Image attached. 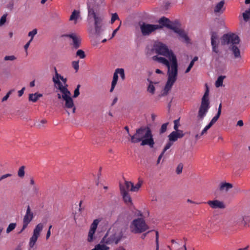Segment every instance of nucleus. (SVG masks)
I'll use <instances>...</instances> for the list:
<instances>
[{
  "label": "nucleus",
  "mask_w": 250,
  "mask_h": 250,
  "mask_svg": "<svg viewBox=\"0 0 250 250\" xmlns=\"http://www.w3.org/2000/svg\"><path fill=\"white\" fill-rule=\"evenodd\" d=\"M88 20L93 21L95 34L99 36L104 30V17L98 12L99 5L96 0H88L87 2Z\"/></svg>",
  "instance_id": "f257e3e1"
},
{
  "label": "nucleus",
  "mask_w": 250,
  "mask_h": 250,
  "mask_svg": "<svg viewBox=\"0 0 250 250\" xmlns=\"http://www.w3.org/2000/svg\"><path fill=\"white\" fill-rule=\"evenodd\" d=\"M130 141L134 144L141 141V146L148 145L150 148H153L155 144L150 128L144 126L136 129V133L130 136Z\"/></svg>",
  "instance_id": "f03ea898"
},
{
  "label": "nucleus",
  "mask_w": 250,
  "mask_h": 250,
  "mask_svg": "<svg viewBox=\"0 0 250 250\" xmlns=\"http://www.w3.org/2000/svg\"><path fill=\"white\" fill-rule=\"evenodd\" d=\"M240 40L238 36L234 33L225 34L221 38L222 45L231 44L229 47V50L232 52L233 58L241 59L240 49L236 45L239 43Z\"/></svg>",
  "instance_id": "7ed1b4c3"
},
{
  "label": "nucleus",
  "mask_w": 250,
  "mask_h": 250,
  "mask_svg": "<svg viewBox=\"0 0 250 250\" xmlns=\"http://www.w3.org/2000/svg\"><path fill=\"white\" fill-rule=\"evenodd\" d=\"M67 87V84H65L64 86L59 85V87H57V89H59L62 93V94L59 93L57 94V98L59 100L62 99L63 101H64L65 103L63 106L64 108H72V113H75L76 112V108L74 105L73 100L71 97V92L68 89Z\"/></svg>",
  "instance_id": "20e7f679"
},
{
  "label": "nucleus",
  "mask_w": 250,
  "mask_h": 250,
  "mask_svg": "<svg viewBox=\"0 0 250 250\" xmlns=\"http://www.w3.org/2000/svg\"><path fill=\"white\" fill-rule=\"evenodd\" d=\"M130 229L132 233L137 234L145 232L149 229V227L143 218H138L131 223Z\"/></svg>",
  "instance_id": "39448f33"
},
{
  "label": "nucleus",
  "mask_w": 250,
  "mask_h": 250,
  "mask_svg": "<svg viewBox=\"0 0 250 250\" xmlns=\"http://www.w3.org/2000/svg\"><path fill=\"white\" fill-rule=\"evenodd\" d=\"M154 47L156 53L167 57L171 62H172L173 59L175 58L177 60L176 57L172 51L169 50L166 44L162 42H159Z\"/></svg>",
  "instance_id": "423d86ee"
},
{
  "label": "nucleus",
  "mask_w": 250,
  "mask_h": 250,
  "mask_svg": "<svg viewBox=\"0 0 250 250\" xmlns=\"http://www.w3.org/2000/svg\"><path fill=\"white\" fill-rule=\"evenodd\" d=\"M178 75V62L175 58L173 59L171 63V68L167 69V81L168 83H174Z\"/></svg>",
  "instance_id": "0eeeda50"
},
{
  "label": "nucleus",
  "mask_w": 250,
  "mask_h": 250,
  "mask_svg": "<svg viewBox=\"0 0 250 250\" xmlns=\"http://www.w3.org/2000/svg\"><path fill=\"white\" fill-rule=\"evenodd\" d=\"M108 231L106 233L105 235L101 240L100 243H105V244H110L115 243V244H118L119 241L123 237V233L122 231H120L119 234L117 235L116 233H114L108 237Z\"/></svg>",
  "instance_id": "6e6552de"
},
{
  "label": "nucleus",
  "mask_w": 250,
  "mask_h": 250,
  "mask_svg": "<svg viewBox=\"0 0 250 250\" xmlns=\"http://www.w3.org/2000/svg\"><path fill=\"white\" fill-rule=\"evenodd\" d=\"M43 227V225L42 223H39L36 226L33 231V234L30 239L28 250H35V249H34V247L40 235V232L42 230Z\"/></svg>",
  "instance_id": "1a4fd4ad"
},
{
  "label": "nucleus",
  "mask_w": 250,
  "mask_h": 250,
  "mask_svg": "<svg viewBox=\"0 0 250 250\" xmlns=\"http://www.w3.org/2000/svg\"><path fill=\"white\" fill-rule=\"evenodd\" d=\"M140 30L143 36H148L157 29L155 24H150L142 22L140 23Z\"/></svg>",
  "instance_id": "9d476101"
},
{
  "label": "nucleus",
  "mask_w": 250,
  "mask_h": 250,
  "mask_svg": "<svg viewBox=\"0 0 250 250\" xmlns=\"http://www.w3.org/2000/svg\"><path fill=\"white\" fill-rule=\"evenodd\" d=\"M62 37H66L71 38L72 40L71 45L73 48L77 49L81 46L82 39L80 36L77 34L75 33L63 34Z\"/></svg>",
  "instance_id": "9b49d317"
},
{
  "label": "nucleus",
  "mask_w": 250,
  "mask_h": 250,
  "mask_svg": "<svg viewBox=\"0 0 250 250\" xmlns=\"http://www.w3.org/2000/svg\"><path fill=\"white\" fill-rule=\"evenodd\" d=\"M209 104L210 103L201 102L197 115V118L199 120H202L206 115L210 107Z\"/></svg>",
  "instance_id": "f8f14e48"
},
{
  "label": "nucleus",
  "mask_w": 250,
  "mask_h": 250,
  "mask_svg": "<svg viewBox=\"0 0 250 250\" xmlns=\"http://www.w3.org/2000/svg\"><path fill=\"white\" fill-rule=\"evenodd\" d=\"M190 132H184L182 130H177L171 132L168 136V140L174 142L178 139L182 138L186 134H190Z\"/></svg>",
  "instance_id": "ddd939ff"
},
{
  "label": "nucleus",
  "mask_w": 250,
  "mask_h": 250,
  "mask_svg": "<svg viewBox=\"0 0 250 250\" xmlns=\"http://www.w3.org/2000/svg\"><path fill=\"white\" fill-rule=\"evenodd\" d=\"M33 218V213L31 211L29 205L27 206L26 214L24 216L23 220V226L22 229L19 232L21 233L27 227L28 224L31 221Z\"/></svg>",
  "instance_id": "4468645a"
},
{
  "label": "nucleus",
  "mask_w": 250,
  "mask_h": 250,
  "mask_svg": "<svg viewBox=\"0 0 250 250\" xmlns=\"http://www.w3.org/2000/svg\"><path fill=\"white\" fill-rule=\"evenodd\" d=\"M100 220L98 219L94 220L93 222L90 225V229L88 232L87 241L91 242L94 240V234H95L97 228V226Z\"/></svg>",
  "instance_id": "2eb2a0df"
},
{
  "label": "nucleus",
  "mask_w": 250,
  "mask_h": 250,
  "mask_svg": "<svg viewBox=\"0 0 250 250\" xmlns=\"http://www.w3.org/2000/svg\"><path fill=\"white\" fill-rule=\"evenodd\" d=\"M159 25L155 24L157 29H161L164 27H166L169 29L172 24V21L168 18L165 17H161L158 21Z\"/></svg>",
  "instance_id": "dca6fc26"
},
{
  "label": "nucleus",
  "mask_w": 250,
  "mask_h": 250,
  "mask_svg": "<svg viewBox=\"0 0 250 250\" xmlns=\"http://www.w3.org/2000/svg\"><path fill=\"white\" fill-rule=\"evenodd\" d=\"M207 203L213 209H224L226 208L224 202L218 200H209Z\"/></svg>",
  "instance_id": "f3484780"
},
{
  "label": "nucleus",
  "mask_w": 250,
  "mask_h": 250,
  "mask_svg": "<svg viewBox=\"0 0 250 250\" xmlns=\"http://www.w3.org/2000/svg\"><path fill=\"white\" fill-rule=\"evenodd\" d=\"M120 192L122 195L123 196V198L124 202L126 204L130 203L132 204L131 198L129 194L127 191H126L125 189V187L124 185L120 184Z\"/></svg>",
  "instance_id": "a211bd4d"
},
{
  "label": "nucleus",
  "mask_w": 250,
  "mask_h": 250,
  "mask_svg": "<svg viewBox=\"0 0 250 250\" xmlns=\"http://www.w3.org/2000/svg\"><path fill=\"white\" fill-rule=\"evenodd\" d=\"M60 79L64 83V85L66 84L65 83L67 82L66 78H64L62 76L58 74V72H56V74L53 77L52 81L55 84H57L58 85V87H59V85L63 86L59 80Z\"/></svg>",
  "instance_id": "6ab92c4d"
},
{
  "label": "nucleus",
  "mask_w": 250,
  "mask_h": 250,
  "mask_svg": "<svg viewBox=\"0 0 250 250\" xmlns=\"http://www.w3.org/2000/svg\"><path fill=\"white\" fill-rule=\"evenodd\" d=\"M233 185L229 183L221 182L219 185V190L220 191L228 192L233 188Z\"/></svg>",
  "instance_id": "aec40b11"
},
{
  "label": "nucleus",
  "mask_w": 250,
  "mask_h": 250,
  "mask_svg": "<svg viewBox=\"0 0 250 250\" xmlns=\"http://www.w3.org/2000/svg\"><path fill=\"white\" fill-rule=\"evenodd\" d=\"M224 4L225 0H221L219 2L217 3L214 8V12L215 13H223L225 10V8L224 7Z\"/></svg>",
  "instance_id": "412c9836"
},
{
  "label": "nucleus",
  "mask_w": 250,
  "mask_h": 250,
  "mask_svg": "<svg viewBox=\"0 0 250 250\" xmlns=\"http://www.w3.org/2000/svg\"><path fill=\"white\" fill-rule=\"evenodd\" d=\"M153 60L157 61L165 65L167 67V69L171 67V65H170L169 62L165 58L154 56L153 57Z\"/></svg>",
  "instance_id": "4be33fe9"
},
{
  "label": "nucleus",
  "mask_w": 250,
  "mask_h": 250,
  "mask_svg": "<svg viewBox=\"0 0 250 250\" xmlns=\"http://www.w3.org/2000/svg\"><path fill=\"white\" fill-rule=\"evenodd\" d=\"M42 97V94L38 92H36L34 94L31 93L29 94L28 100L29 102L35 103L38 100L39 98Z\"/></svg>",
  "instance_id": "5701e85b"
},
{
  "label": "nucleus",
  "mask_w": 250,
  "mask_h": 250,
  "mask_svg": "<svg viewBox=\"0 0 250 250\" xmlns=\"http://www.w3.org/2000/svg\"><path fill=\"white\" fill-rule=\"evenodd\" d=\"M205 85H206V90H205V93H204L203 97L202 98L201 102L210 103L209 98H208L209 92V88L207 83Z\"/></svg>",
  "instance_id": "b1692460"
},
{
  "label": "nucleus",
  "mask_w": 250,
  "mask_h": 250,
  "mask_svg": "<svg viewBox=\"0 0 250 250\" xmlns=\"http://www.w3.org/2000/svg\"><path fill=\"white\" fill-rule=\"evenodd\" d=\"M80 12L79 11H77V10H74L72 12V14H71V16L70 17V18H69V21H75V23H76L77 20H78V19L80 17Z\"/></svg>",
  "instance_id": "393cba45"
},
{
  "label": "nucleus",
  "mask_w": 250,
  "mask_h": 250,
  "mask_svg": "<svg viewBox=\"0 0 250 250\" xmlns=\"http://www.w3.org/2000/svg\"><path fill=\"white\" fill-rule=\"evenodd\" d=\"M226 78V76H220L218 77L217 81L215 82V86L219 87L222 86L223 83V80Z\"/></svg>",
  "instance_id": "a878e982"
},
{
  "label": "nucleus",
  "mask_w": 250,
  "mask_h": 250,
  "mask_svg": "<svg viewBox=\"0 0 250 250\" xmlns=\"http://www.w3.org/2000/svg\"><path fill=\"white\" fill-rule=\"evenodd\" d=\"M25 167L22 166L21 167L18 171V175L21 179H23L25 176Z\"/></svg>",
  "instance_id": "bb28decb"
},
{
  "label": "nucleus",
  "mask_w": 250,
  "mask_h": 250,
  "mask_svg": "<svg viewBox=\"0 0 250 250\" xmlns=\"http://www.w3.org/2000/svg\"><path fill=\"white\" fill-rule=\"evenodd\" d=\"M142 183L143 181L139 180V182L137 184H136L135 186H134L133 184V186H132V188H131L130 189V191L133 192L137 191L141 187Z\"/></svg>",
  "instance_id": "cd10ccee"
},
{
  "label": "nucleus",
  "mask_w": 250,
  "mask_h": 250,
  "mask_svg": "<svg viewBox=\"0 0 250 250\" xmlns=\"http://www.w3.org/2000/svg\"><path fill=\"white\" fill-rule=\"evenodd\" d=\"M243 17L245 21H248L249 20L250 18V8L243 13Z\"/></svg>",
  "instance_id": "c85d7f7f"
},
{
  "label": "nucleus",
  "mask_w": 250,
  "mask_h": 250,
  "mask_svg": "<svg viewBox=\"0 0 250 250\" xmlns=\"http://www.w3.org/2000/svg\"><path fill=\"white\" fill-rule=\"evenodd\" d=\"M115 73H117V74L119 73L123 80L125 79V74L124 69L123 68H117L115 70Z\"/></svg>",
  "instance_id": "c756f323"
},
{
  "label": "nucleus",
  "mask_w": 250,
  "mask_h": 250,
  "mask_svg": "<svg viewBox=\"0 0 250 250\" xmlns=\"http://www.w3.org/2000/svg\"><path fill=\"white\" fill-rule=\"evenodd\" d=\"M76 56L79 57L81 59H84L85 58L86 55L84 51L79 49L76 52Z\"/></svg>",
  "instance_id": "7c9ffc66"
},
{
  "label": "nucleus",
  "mask_w": 250,
  "mask_h": 250,
  "mask_svg": "<svg viewBox=\"0 0 250 250\" xmlns=\"http://www.w3.org/2000/svg\"><path fill=\"white\" fill-rule=\"evenodd\" d=\"M147 91L149 93H151L152 94H153L155 92V88L154 86V85L152 84V82L150 81V84H149L147 89Z\"/></svg>",
  "instance_id": "2f4dec72"
},
{
  "label": "nucleus",
  "mask_w": 250,
  "mask_h": 250,
  "mask_svg": "<svg viewBox=\"0 0 250 250\" xmlns=\"http://www.w3.org/2000/svg\"><path fill=\"white\" fill-rule=\"evenodd\" d=\"M168 124L169 123L168 122H167L165 124H163L162 125L161 128L160 129V131H159L160 134H163L167 131V126L168 125Z\"/></svg>",
  "instance_id": "473e14b6"
},
{
  "label": "nucleus",
  "mask_w": 250,
  "mask_h": 250,
  "mask_svg": "<svg viewBox=\"0 0 250 250\" xmlns=\"http://www.w3.org/2000/svg\"><path fill=\"white\" fill-rule=\"evenodd\" d=\"M173 143H174L173 141H170L169 140H168V142L167 143V144L165 146L162 151H163L164 152H165L167 149H168L171 146L173 145Z\"/></svg>",
  "instance_id": "72a5a7b5"
},
{
  "label": "nucleus",
  "mask_w": 250,
  "mask_h": 250,
  "mask_svg": "<svg viewBox=\"0 0 250 250\" xmlns=\"http://www.w3.org/2000/svg\"><path fill=\"white\" fill-rule=\"evenodd\" d=\"M218 38L217 34L215 32H212L211 37V44H213V42H216V40L218 39Z\"/></svg>",
  "instance_id": "f704fd0d"
},
{
  "label": "nucleus",
  "mask_w": 250,
  "mask_h": 250,
  "mask_svg": "<svg viewBox=\"0 0 250 250\" xmlns=\"http://www.w3.org/2000/svg\"><path fill=\"white\" fill-rule=\"evenodd\" d=\"M249 222H250V217L245 216L242 218V223L245 226H247Z\"/></svg>",
  "instance_id": "c9c22d12"
},
{
  "label": "nucleus",
  "mask_w": 250,
  "mask_h": 250,
  "mask_svg": "<svg viewBox=\"0 0 250 250\" xmlns=\"http://www.w3.org/2000/svg\"><path fill=\"white\" fill-rule=\"evenodd\" d=\"M169 29L173 30L175 33H177L178 34H179L181 31L182 30L177 26H174L172 24H171Z\"/></svg>",
  "instance_id": "e433bc0d"
},
{
  "label": "nucleus",
  "mask_w": 250,
  "mask_h": 250,
  "mask_svg": "<svg viewBox=\"0 0 250 250\" xmlns=\"http://www.w3.org/2000/svg\"><path fill=\"white\" fill-rule=\"evenodd\" d=\"M169 29L173 30L175 33H177L178 34H179L181 31L182 30L177 26H174L172 24H171Z\"/></svg>",
  "instance_id": "4c0bfd02"
},
{
  "label": "nucleus",
  "mask_w": 250,
  "mask_h": 250,
  "mask_svg": "<svg viewBox=\"0 0 250 250\" xmlns=\"http://www.w3.org/2000/svg\"><path fill=\"white\" fill-rule=\"evenodd\" d=\"M169 29L173 30L175 33H177L178 34H179L181 31L182 30L177 26H174L172 24H171Z\"/></svg>",
  "instance_id": "58836bf2"
},
{
  "label": "nucleus",
  "mask_w": 250,
  "mask_h": 250,
  "mask_svg": "<svg viewBox=\"0 0 250 250\" xmlns=\"http://www.w3.org/2000/svg\"><path fill=\"white\" fill-rule=\"evenodd\" d=\"M183 168V164L181 163H179L177 166L176 169V172L177 174H180L182 172Z\"/></svg>",
  "instance_id": "ea45409f"
},
{
  "label": "nucleus",
  "mask_w": 250,
  "mask_h": 250,
  "mask_svg": "<svg viewBox=\"0 0 250 250\" xmlns=\"http://www.w3.org/2000/svg\"><path fill=\"white\" fill-rule=\"evenodd\" d=\"M7 14H4L0 19V27L4 24L6 21Z\"/></svg>",
  "instance_id": "a19ab883"
},
{
  "label": "nucleus",
  "mask_w": 250,
  "mask_h": 250,
  "mask_svg": "<svg viewBox=\"0 0 250 250\" xmlns=\"http://www.w3.org/2000/svg\"><path fill=\"white\" fill-rule=\"evenodd\" d=\"M37 34V29H34L32 31H30L28 33V36L31 37L30 40V42H32L34 36Z\"/></svg>",
  "instance_id": "79ce46f5"
},
{
  "label": "nucleus",
  "mask_w": 250,
  "mask_h": 250,
  "mask_svg": "<svg viewBox=\"0 0 250 250\" xmlns=\"http://www.w3.org/2000/svg\"><path fill=\"white\" fill-rule=\"evenodd\" d=\"M80 87H81L80 84L77 85L76 88L74 90L73 98H76L79 96V95H80L79 89H80Z\"/></svg>",
  "instance_id": "37998d69"
},
{
  "label": "nucleus",
  "mask_w": 250,
  "mask_h": 250,
  "mask_svg": "<svg viewBox=\"0 0 250 250\" xmlns=\"http://www.w3.org/2000/svg\"><path fill=\"white\" fill-rule=\"evenodd\" d=\"M15 228H16V223L10 224L8 226V228H7L6 232L7 233H9L10 232H11V231L14 230Z\"/></svg>",
  "instance_id": "c03bdc74"
},
{
  "label": "nucleus",
  "mask_w": 250,
  "mask_h": 250,
  "mask_svg": "<svg viewBox=\"0 0 250 250\" xmlns=\"http://www.w3.org/2000/svg\"><path fill=\"white\" fill-rule=\"evenodd\" d=\"M72 65L74 69L75 70L76 72H78L79 69V61H73Z\"/></svg>",
  "instance_id": "a18cd8bd"
},
{
  "label": "nucleus",
  "mask_w": 250,
  "mask_h": 250,
  "mask_svg": "<svg viewBox=\"0 0 250 250\" xmlns=\"http://www.w3.org/2000/svg\"><path fill=\"white\" fill-rule=\"evenodd\" d=\"M14 91V89H11L10 90L8 93L6 94V95L3 97V98L1 99V102H4L7 100L8 98L9 97L10 95L11 94L12 92Z\"/></svg>",
  "instance_id": "49530a36"
},
{
  "label": "nucleus",
  "mask_w": 250,
  "mask_h": 250,
  "mask_svg": "<svg viewBox=\"0 0 250 250\" xmlns=\"http://www.w3.org/2000/svg\"><path fill=\"white\" fill-rule=\"evenodd\" d=\"M211 46L212 47V51L216 53H219V50L218 49V44L216 42H213V44H211Z\"/></svg>",
  "instance_id": "de8ad7c7"
},
{
  "label": "nucleus",
  "mask_w": 250,
  "mask_h": 250,
  "mask_svg": "<svg viewBox=\"0 0 250 250\" xmlns=\"http://www.w3.org/2000/svg\"><path fill=\"white\" fill-rule=\"evenodd\" d=\"M104 244L105 243H101L98 244V246H99V247H98L99 250H108L109 249V248L105 246Z\"/></svg>",
  "instance_id": "09e8293b"
},
{
  "label": "nucleus",
  "mask_w": 250,
  "mask_h": 250,
  "mask_svg": "<svg viewBox=\"0 0 250 250\" xmlns=\"http://www.w3.org/2000/svg\"><path fill=\"white\" fill-rule=\"evenodd\" d=\"M118 80V76L117 73L114 72L111 84L116 85Z\"/></svg>",
  "instance_id": "8fccbe9b"
},
{
  "label": "nucleus",
  "mask_w": 250,
  "mask_h": 250,
  "mask_svg": "<svg viewBox=\"0 0 250 250\" xmlns=\"http://www.w3.org/2000/svg\"><path fill=\"white\" fill-rule=\"evenodd\" d=\"M125 186H124L125 187V189L126 191L127 190H128V189L130 187L131 188H132V186H133V183H132L131 182L125 181Z\"/></svg>",
  "instance_id": "3c124183"
},
{
  "label": "nucleus",
  "mask_w": 250,
  "mask_h": 250,
  "mask_svg": "<svg viewBox=\"0 0 250 250\" xmlns=\"http://www.w3.org/2000/svg\"><path fill=\"white\" fill-rule=\"evenodd\" d=\"M180 37L183 38L187 43H188L189 42L190 39L185 32Z\"/></svg>",
  "instance_id": "603ef678"
},
{
  "label": "nucleus",
  "mask_w": 250,
  "mask_h": 250,
  "mask_svg": "<svg viewBox=\"0 0 250 250\" xmlns=\"http://www.w3.org/2000/svg\"><path fill=\"white\" fill-rule=\"evenodd\" d=\"M15 59H16V57L14 55L6 56L4 58V61H13Z\"/></svg>",
  "instance_id": "864d4df0"
},
{
  "label": "nucleus",
  "mask_w": 250,
  "mask_h": 250,
  "mask_svg": "<svg viewBox=\"0 0 250 250\" xmlns=\"http://www.w3.org/2000/svg\"><path fill=\"white\" fill-rule=\"evenodd\" d=\"M119 19L118 15L116 13L112 14L111 19V23L112 24H113L116 20H119Z\"/></svg>",
  "instance_id": "5fc2aeb1"
},
{
  "label": "nucleus",
  "mask_w": 250,
  "mask_h": 250,
  "mask_svg": "<svg viewBox=\"0 0 250 250\" xmlns=\"http://www.w3.org/2000/svg\"><path fill=\"white\" fill-rule=\"evenodd\" d=\"M174 130H179L178 129L179 126L180 125L179 124V119L175 120L174 121Z\"/></svg>",
  "instance_id": "6e6d98bb"
},
{
  "label": "nucleus",
  "mask_w": 250,
  "mask_h": 250,
  "mask_svg": "<svg viewBox=\"0 0 250 250\" xmlns=\"http://www.w3.org/2000/svg\"><path fill=\"white\" fill-rule=\"evenodd\" d=\"M156 233V250H159V233L158 231H155Z\"/></svg>",
  "instance_id": "4d7b16f0"
},
{
  "label": "nucleus",
  "mask_w": 250,
  "mask_h": 250,
  "mask_svg": "<svg viewBox=\"0 0 250 250\" xmlns=\"http://www.w3.org/2000/svg\"><path fill=\"white\" fill-rule=\"evenodd\" d=\"M193 65H194V63H193V61H191L188 66L187 68V69L185 71V73H187L189 72L190 71L191 68L193 67Z\"/></svg>",
  "instance_id": "13d9d810"
},
{
  "label": "nucleus",
  "mask_w": 250,
  "mask_h": 250,
  "mask_svg": "<svg viewBox=\"0 0 250 250\" xmlns=\"http://www.w3.org/2000/svg\"><path fill=\"white\" fill-rule=\"evenodd\" d=\"M173 84L174 83H168L167 82L165 87H166V89H168V90H170Z\"/></svg>",
  "instance_id": "bf43d9fd"
},
{
  "label": "nucleus",
  "mask_w": 250,
  "mask_h": 250,
  "mask_svg": "<svg viewBox=\"0 0 250 250\" xmlns=\"http://www.w3.org/2000/svg\"><path fill=\"white\" fill-rule=\"evenodd\" d=\"M170 90H168V89H166V87H165L164 89H163V92L161 94V96H167L168 94V92Z\"/></svg>",
  "instance_id": "052dcab7"
},
{
  "label": "nucleus",
  "mask_w": 250,
  "mask_h": 250,
  "mask_svg": "<svg viewBox=\"0 0 250 250\" xmlns=\"http://www.w3.org/2000/svg\"><path fill=\"white\" fill-rule=\"evenodd\" d=\"M30 42V41L29 40L24 45V48L25 50V51H26V56L27 55L28 53H27V48H28L30 44V42Z\"/></svg>",
  "instance_id": "680f3d73"
},
{
  "label": "nucleus",
  "mask_w": 250,
  "mask_h": 250,
  "mask_svg": "<svg viewBox=\"0 0 250 250\" xmlns=\"http://www.w3.org/2000/svg\"><path fill=\"white\" fill-rule=\"evenodd\" d=\"M121 22H120V25L118 26V28H117L116 29H115L113 33H112V37H111V38H113V37H114V36L115 35V34H116V33L117 32V31L119 30V28H120V25H121Z\"/></svg>",
  "instance_id": "e2e57ef3"
},
{
  "label": "nucleus",
  "mask_w": 250,
  "mask_h": 250,
  "mask_svg": "<svg viewBox=\"0 0 250 250\" xmlns=\"http://www.w3.org/2000/svg\"><path fill=\"white\" fill-rule=\"evenodd\" d=\"M153 231V230H150V231H148L147 232H146V233H143L141 238L142 239H144L145 238V237L146 236L147 234H148L149 232H151Z\"/></svg>",
  "instance_id": "0e129e2a"
},
{
  "label": "nucleus",
  "mask_w": 250,
  "mask_h": 250,
  "mask_svg": "<svg viewBox=\"0 0 250 250\" xmlns=\"http://www.w3.org/2000/svg\"><path fill=\"white\" fill-rule=\"evenodd\" d=\"M24 90H25V87H23L21 90H19L18 91L19 96L21 97L23 95Z\"/></svg>",
  "instance_id": "69168bd1"
},
{
  "label": "nucleus",
  "mask_w": 250,
  "mask_h": 250,
  "mask_svg": "<svg viewBox=\"0 0 250 250\" xmlns=\"http://www.w3.org/2000/svg\"><path fill=\"white\" fill-rule=\"evenodd\" d=\"M11 176V174H6L3 175L0 178V180H3V179H4L8 177Z\"/></svg>",
  "instance_id": "338daca9"
},
{
  "label": "nucleus",
  "mask_w": 250,
  "mask_h": 250,
  "mask_svg": "<svg viewBox=\"0 0 250 250\" xmlns=\"http://www.w3.org/2000/svg\"><path fill=\"white\" fill-rule=\"evenodd\" d=\"M218 119L216 118L215 117H214L212 120H211V121L210 122V123L212 125H213L218 120Z\"/></svg>",
  "instance_id": "774afa93"
}]
</instances>
